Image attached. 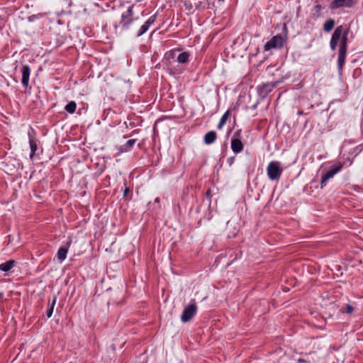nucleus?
<instances>
[{"label": "nucleus", "mask_w": 363, "mask_h": 363, "mask_svg": "<svg viewBox=\"0 0 363 363\" xmlns=\"http://www.w3.org/2000/svg\"><path fill=\"white\" fill-rule=\"evenodd\" d=\"M149 28V26L146 24V23H144L141 27H140V30L138 33V35H143V33H145L147 29Z\"/></svg>", "instance_id": "obj_18"}, {"label": "nucleus", "mask_w": 363, "mask_h": 363, "mask_svg": "<svg viewBox=\"0 0 363 363\" xmlns=\"http://www.w3.org/2000/svg\"><path fill=\"white\" fill-rule=\"evenodd\" d=\"M155 21V17L152 16L150 17L145 23H146L149 27L151 24H152Z\"/></svg>", "instance_id": "obj_21"}, {"label": "nucleus", "mask_w": 363, "mask_h": 363, "mask_svg": "<svg viewBox=\"0 0 363 363\" xmlns=\"http://www.w3.org/2000/svg\"><path fill=\"white\" fill-rule=\"evenodd\" d=\"M135 143V140L131 139L127 141L125 144V150L131 148Z\"/></svg>", "instance_id": "obj_19"}, {"label": "nucleus", "mask_w": 363, "mask_h": 363, "mask_svg": "<svg viewBox=\"0 0 363 363\" xmlns=\"http://www.w3.org/2000/svg\"><path fill=\"white\" fill-rule=\"evenodd\" d=\"M128 192H129V189H128V187H126V188L125 189V190H124L123 196H126L128 195Z\"/></svg>", "instance_id": "obj_24"}, {"label": "nucleus", "mask_w": 363, "mask_h": 363, "mask_svg": "<svg viewBox=\"0 0 363 363\" xmlns=\"http://www.w3.org/2000/svg\"><path fill=\"white\" fill-rule=\"evenodd\" d=\"M30 69L28 65H24L22 68L21 82L24 86H27L29 81Z\"/></svg>", "instance_id": "obj_9"}, {"label": "nucleus", "mask_w": 363, "mask_h": 363, "mask_svg": "<svg viewBox=\"0 0 363 363\" xmlns=\"http://www.w3.org/2000/svg\"><path fill=\"white\" fill-rule=\"evenodd\" d=\"M267 175L272 180L278 179L282 172V169L280 167V162H271L267 167Z\"/></svg>", "instance_id": "obj_4"}, {"label": "nucleus", "mask_w": 363, "mask_h": 363, "mask_svg": "<svg viewBox=\"0 0 363 363\" xmlns=\"http://www.w3.org/2000/svg\"><path fill=\"white\" fill-rule=\"evenodd\" d=\"M56 301H57V298L55 296L52 301V303H51L49 308H48V310L46 311V315H47L48 318H50L52 316Z\"/></svg>", "instance_id": "obj_16"}, {"label": "nucleus", "mask_w": 363, "mask_h": 363, "mask_svg": "<svg viewBox=\"0 0 363 363\" xmlns=\"http://www.w3.org/2000/svg\"><path fill=\"white\" fill-rule=\"evenodd\" d=\"M68 247H60L57 251V258L60 262H62L66 259Z\"/></svg>", "instance_id": "obj_12"}, {"label": "nucleus", "mask_w": 363, "mask_h": 363, "mask_svg": "<svg viewBox=\"0 0 363 363\" xmlns=\"http://www.w3.org/2000/svg\"><path fill=\"white\" fill-rule=\"evenodd\" d=\"M342 167V164L338 165L335 168L328 171L325 174L322 176L321 178V185L323 186V184H325L326 182L330 179V178L333 177V176L337 173Z\"/></svg>", "instance_id": "obj_7"}, {"label": "nucleus", "mask_w": 363, "mask_h": 363, "mask_svg": "<svg viewBox=\"0 0 363 363\" xmlns=\"http://www.w3.org/2000/svg\"><path fill=\"white\" fill-rule=\"evenodd\" d=\"M240 133H241V130H238L235 132L234 136H236V137H239L240 135Z\"/></svg>", "instance_id": "obj_25"}, {"label": "nucleus", "mask_w": 363, "mask_h": 363, "mask_svg": "<svg viewBox=\"0 0 363 363\" xmlns=\"http://www.w3.org/2000/svg\"><path fill=\"white\" fill-rule=\"evenodd\" d=\"M15 264V261L13 259H10L4 263L0 264V269L3 272H8L11 268L13 267Z\"/></svg>", "instance_id": "obj_11"}, {"label": "nucleus", "mask_w": 363, "mask_h": 363, "mask_svg": "<svg viewBox=\"0 0 363 363\" xmlns=\"http://www.w3.org/2000/svg\"><path fill=\"white\" fill-rule=\"evenodd\" d=\"M316 8H317V9H320V6H317Z\"/></svg>", "instance_id": "obj_27"}, {"label": "nucleus", "mask_w": 363, "mask_h": 363, "mask_svg": "<svg viewBox=\"0 0 363 363\" xmlns=\"http://www.w3.org/2000/svg\"><path fill=\"white\" fill-rule=\"evenodd\" d=\"M345 311L347 313H352L353 311V308L350 305H347Z\"/></svg>", "instance_id": "obj_22"}, {"label": "nucleus", "mask_w": 363, "mask_h": 363, "mask_svg": "<svg viewBox=\"0 0 363 363\" xmlns=\"http://www.w3.org/2000/svg\"><path fill=\"white\" fill-rule=\"evenodd\" d=\"M217 138V135L215 131H209L204 136V142L206 144L213 143Z\"/></svg>", "instance_id": "obj_10"}, {"label": "nucleus", "mask_w": 363, "mask_h": 363, "mask_svg": "<svg viewBox=\"0 0 363 363\" xmlns=\"http://www.w3.org/2000/svg\"><path fill=\"white\" fill-rule=\"evenodd\" d=\"M29 143H30V150H31L30 157H32L37 150V144L32 139L30 140Z\"/></svg>", "instance_id": "obj_17"}, {"label": "nucleus", "mask_w": 363, "mask_h": 363, "mask_svg": "<svg viewBox=\"0 0 363 363\" xmlns=\"http://www.w3.org/2000/svg\"><path fill=\"white\" fill-rule=\"evenodd\" d=\"M335 21L333 19H328L323 25V30L328 33L334 28Z\"/></svg>", "instance_id": "obj_13"}, {"label": "nucleus", "mask_w": 363, "mask_h": 363, "mask_svg": "<svg viewBox=\"0 0 363 363\" xmlns=\"http://www.w3.org/2000/svg\"><path fill=\"white\" fill-rule=\"evenodd\" d=\"M77 108V104L74 101H72L69 102L65 107V109L69 113H73L75 112Z\"/></svg>", "instance_id": "obj_14"}, {"label": "nucleus", "mask_w": 363, "mask_h": 363, "mask_svg": "<svg viewBox=\"0 0 363 363\" xmlns=\"http://www.w3.org/2000/svg\"><path fill=\"white\" fill-rule=\"evenodd\" d=\"M189 57V54L187 52H184L179 54L177 57V61L179 63H186Z\"/></svg>", "instance_id": "obj_15"}, {"label": "nucleus", "mask_w": 363, "mask_h": 363, "mask_svg": "<svg viewBox=\"0 0 363 363\" xmlns=\"http://www.w3.org/2000/svg\"><path fill=\"white\" fill-rule=\"evenodd\" d=\"M286 35L284 37L281 35H277L272 37L269 41H267L264 46V50L265 51L270 50L272 49H278L284 46V44L286 41Z\"/></svg>", "instance_id": "obj_2"}, {"label": "nucleus", "mask_w": 363, "mask_h": 363, "mask_svg": "<svg viewBox=\"0 0 363 363\" xmlns=\"http://www.w3.org/2000/svg\"><path fill=\"white\" fill-rule=\"evenodd\" d=\"M225 124V123H224V122H223V121H220V122H219V123H218V129H222V128H223V125H224Z\"/></svg>", "instance_id": "obj_23"}, {"label": "nucleus", "mask_w": 363, "mask_h": 363, "mask_svg": "<svg viewBox=\"0 0 363 363\" xmlns=\"http://www.w3.org/2000/svg\"><path fill=\"white\" fill-rule=\"evenodd\" d=\"M298 362L299 363H301V362L306 363V361L305 359H298Z\"/></svg>", "instance_id": "obj_26"}, {"label": "nucleus", "mask_w": 363, "mask_h": 363, "mask_svg": "<svg viewBox=\"0 0 363 363\" xmlns=\"http://www.w3.org/2000/svg\"><path fill=\"white\" fill-rule=\"evenodd\" d=\"M230 116V111H227L223 115V116L221 117L220 120L221 121L224 122V123H226V121H228V118Z\"/></svg>", "instance_id": "obj_20"}, {"label": "nucleus", "mask_w": 363, "mask_h": 363, "mask_svg": "<svg viewBox=\"0 0 363 363\" xmlns=\"http://www.w3.org/2000/svg\"><path fill=\"white\" fill-rule=\"evenodd\" d=\"M348 33L349 28H347L346 26H339L335 29L330 41V46L332 50H335L337 46V44L339 43L337 63L340 72L342 70L344 64L345 62Z\"/></svg>", "instance_id": "obj_1"}, {"label": "nucleus", "mask_w": 363, "mask_h": 363, "mask_svg": "<svg viewBox=\"0 0 363 363\" xmlns=\"http://www.w3.org/2000/svg\"><path fill=\"white\" fill-rule=\"evenodd\" d=\"M231 149L235 154L240 152L243 150V144L241 140L237 138H232Z\"/></svg>", "instance_id": "obj_8"}, {"label": "nucleus", "mask_w": 363, "mask_h": 363, "mask_svg": "<svg viewBox=\"0 0 363 363\" xmlns=\"http://www.w3.org/2000/svg\"><path fill=\"white\" fill-rule=\"evenodd\" d=\"M357 0H333L330 4V9H337L340 7H351L355 4Z\"/></svg>", "instance_id": "obj_6"}, {"label": "nucleus", "mask_w": 363, "mask_h": 363, "mask_svg": "<svg viewBox=\"0 0 363 363\" xmlns=\"http://www.w3.org/2000/svg\"><path fill=\"white\" fill-rule=\"evenodd\" d=\"M197 311L195 300H191V303L184 308L181 316V320L184 323L189 322L196 314Z\"/></svg>", "instance_id": "obj_3"}, {"label": "nucleus", "mask_w": 363, "mask_h": 363, "mask_svg": "<svg viewBox=\"0 0 363 363\" xmlns=\"http://www.w3.org/2000/svg\"><path fill=\"white\" fill-rule=\"evenodd\" d=\"M133 9L132 7H128V9L123 12L121 15V18L119 22V26H121L123 28H128L129 24L132 22L133 17Z\"/></svg>", "instance_id": "obj_5"}]
</instances>
